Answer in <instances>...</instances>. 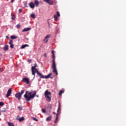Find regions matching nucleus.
<instances>
[{
  "mask_svg": "<svg viewBox=\"0 0 126 126\" xmlns=\"http://www.w3.org/2000/svg\"><path fill=\"white\" fill-rule=\"evenodd\" d=\"M26 47H29V45L28 44H25L21 46V49H24V48H26Z\"/></svg>",
  "mask_w": 126,
  "mask_h": 126,
  "instance_id": "19",
  "label": "nucleus"
},
{
  "mask_svg": "<svg viewBox=\"0 0 126 126\" xmlns=\"http://www.w3.org/2000/svg\"><path fill=\"white\" fill-rule=\"evenodd\" d=\"M31 17H32V18H33V19H34V18H36V16H35V14L34 13H32L31 14Z\"/></svg>",
  "mask_w": 126,
  "mask_h": 126,
  "instance_id": "20",
  "label": "nucleus"
},
{
  "mask_svg": "<svg viewBox=\"0 0 126 126\" xmlns=\"http://www.w3.org/2000/svg\"><path fill=\"white\" fill-rule=\"evenodd\" d=\"M37 66V64L35 63L34 66L32 67V75H34V77H35V71H36V69H38L36 68Z\"/></svg>",
  "mask_w": 126,
  "mask_h": 126,
  "instance_id": "6",
  "label": "nucleus"
},
{
  "mask_svg": "<svg viewBox=\"0 0 126 126\" xmlns=\"http://www.w3.org/2000/svg\"><path fill=\"white\" fill-rule=\"evenodd\" d=\"M44 1L48 3V4H50V5H53V4H54V2H53L52 0H44Z\"/></svg>",
  "mask_w": 126,
  "mask_h": 126,
  "instance_id": "9",
  "label": "nucleus"
},
{
  "mask_svg": "<svg viewBox=\"0 0 126 126\" xmlns=\"http://www.w3.org/2000/svg\"><path fill=\"white\" fill-rule=\"evenodd\" d=\"M53 114H54V115H57V114L56 113V112H53Z\"/></svg>",
  "mask_w": 126,
  "mask_h": 126,
  "instance_id": "40",
  "label": "nucleus"
},
{
  "mask_svg": "<svg viewBox=\"0 0 126 126\" xmlns=\"http://www.w3.org/2000/svg\"><path fill=\"white\" fill-rule=\"evenodd\" d=\"M4 105V103L3 102H0V106H3Z\"/></svg>",
  "mask_w": 126,
  "mask_h": 126,
  "instance_id": "28",
  "label": "nucleus"
},
{
  "mask_svg": "<svg viewBox=\"0 0 126 126\" xmlns=\"http://www.w3.org/2000/svg\"><path fill=\"white\" fill-rule=\"evenodd\" d=\"M54 18L55 21H58V16H57V15L55 14L54 15Z\"/></svg>",
  "mask_w": 126,
  "mask_h": 126,
  "instance_id": "21",
  "label": "nucleus"
},
{
  "mask_svg": "<svg viewBox=\"0 0 126 126\" xmlns=\"http://www.w3.org/2000/svg\"><path fill=\"white\" fill-rule=\"evenodd\" d=\"M58 122H59V120H57L56 119H55L54 123L55 124H57Z\"/></svg>",
  "mask_w": 126,
  "mask_h": 126,
  "instance_id": "33",
  "label": "nucleus"
},
{
  "mask_svg": "<svg viewBox=\"0 0 126 126\" xmlns=\"http://www.w3.org/2000/svg\"><path fill=\"white\" fill-rule=\"evenodd\" d=\"M3 50H4V51H8V45H5L3 47Z\"/></svg>",
  "mask_w": 126,
  "mask_h": 126,
  "instance_id": "16",
  "label": "nucleus"
},
{
  "mask_svg": "<svg viewBox=\"0 0 126 126\" xmlns=\"http://www.w3.org/2000/svg\"><path fill=\"white\" fill-rule=\"evenodd\" d=\"M11 92H12V89L11 88H10L7 92V94H6V97L8 98L9 97V96H10L11 94Z\"/></svg>",
  "mask_w": 126,
  "mask_h": 126,
  "instance_id": "10",
  "label": "nucleus"
},
{
  "mask_svg": "<svg viewBox=\"0 0 126 126\" xmlns=\"http://www.w3.org/2000/svg\"><path fill=\"white\" fill-rule=\"evenodd\" d=\"M18 109L19 111H22V106H18Z\"/></svg>",
  "mask_w": 126,
  "mask_h": 126,
  "instance_id": "23",
  "label": "nucleus"
},
{
  "mask_svg": "<svg viewBox=\"0 0 126 126\" xmlns=\"http://www.w3.org/2000/svg\"><path fill=\"white\" fill-rule=\"evenodd\" d=\"M44 57H45V58H47V53H44Z\"/></svg>",
  "mask_w": 126,
  "mask_h": 126,
  "instance_id": "35",
  "label": "nucleus"
},
{
  "mask_svg": "<svg viewBox=\"0 0 126 126\" xmlns=\"http://www.w3.org/2000/svg\"><path fill=\"white\" fill-rule=\"evenodd\" d=\"M44 0V1H45V0Z\"/></svg>",
  "mask_w": 126,
  "mask_h": 126,
  "instance_id": "43",
  "label": "nucleus"
},
{
  "mask_svg": "<svg viewBox=\"0 0 126 126\" xmlns=\"http://www.w3.org/2000/svg\"><path fill=\"white\" fill-rule=\"evenodd\" d=\"M44 95H45V98H46V101H47V102H51V99L50 96L52 95V93L50 92H49L48 90H46L45 92Z\"/></svg>",
  "mask_w": 126,
  "mask_h": 126,
  "instance_id": "4",
  "label": "nucleus"
},
{
  "mask_svg": "<svg viewBox=\"0 0 126 126\" xmlns=\"http://www.w3.org/2000/svg\"><path fill=\"white\" fill-rule=\"evenodd\" d=\"M30 30H31V28H26L22 30V32H27V31H29Z\"/></svg>",
  "mask_w": 126,
  "mask_h": 126,
  "instance_id": "13",
  "label": "nucleus"
},
{
  "mask_svg": "<svg viewBox=\"0 0 126 126\" xmlns=\"http://www.w3.org/2000/svg\"><path fill=\"white\" fill-rule=\"evenodd\" d=\"M10 38L11 39H17V36L13 35V36H11Z\"/></svg>",
  "mask_w": 126,
  "mask_h": 126,
  "instance_id": "22",
  "label": "nucleus"
},
{
  "mask_svg": "<svg viewBox=\"0 0 126 126\" xmlns=\"http://www.w3.org/2000/svg\"><path fill=\"white\" fill-rule=\"evenodd\" d=\"M60 111H61V102H60V101H59V107H58V109L57 110V116H56V118L55 119V120L59 121V113H60Z\"/></svg>",
  "mask_w": 126,
  "mask_h": 126,
  "instance_id": "7",
  "label": "nucleus"
},
{
  "mask_svg": "<svg viewBox=\"0 0 126 126\" xmlns=\"http://www.w3.org/2000/svg\"><path fill=\"white\" fill-rule=\"evenodd\" d=\"M15 14H11V19L12 20H15Z\"/></svg>",
  "mask_w": 126,
  "mask_h": 126,
  "instance_id": "18",
  "label": "nucleus"
},
{
  "mask_svg": "<svg viewBox=\"0 0 126 126\" xmlns=\"http://www.w3.org/2000/svg\"><path fill=\"white\" fill-rule=\"evenodd\" d=\"M52 69L54 73H56V75H58V70H57V65H56V57H55V51H52Z\"/></svg>",
  "mask_w": 126,
  "mask_h": 126,
  "instance_id": "2",
  "label": "nucleus"
},
{
  "mask_svg": "<svg viewBox=\"0 0 126 126\" xmlns=\"http://www.w3.org/2000/svg\"><path fill=\"white\" fill-rule=\"evenodd\" d=\"M23 82H25L27 84H29V79L28 78H24L22 80Z\"/></svg>",
  "mask_w": 126,
  "mask_h": 126,
  "instance_id": "11",
  "label": "nucleus"
},
{
  "mask_svg": "<svg viewBox=\"0 0 126 126\" xmlns=\"http://www.w3.org/2000/svg\"><path fill=\"white\" fill-rule=\"evenodd\" d=\"M33 93H34L32 94V92H28V91L26 92V94L24 95V97L25 98L27 102H29V101L33 99V98L36 96V94H37L36 91H34Z\"/></svg>",
  "mask_w": 126,
  "mask_h": 126,
  "instance_id": "1",
  "label": "nucleus"
},
{
  "mask_svg": "<svg viewBox=\"0 0 126 126\" xmlns=\"http://www.w3.org/2000/svg\"><path fill=\"white\" fill-rule=\"evenodd\" d=\"M57 15H58V17H60V12L57 11Z\"/></svg>",
  "mask_w": 126,
  "mask_h": 126,
  "instance_id": "31",
  "label": "nucleus"
},
{
  "mask_svg": "<svg viewBox=\"0 0 126 126\" xmlns=\"http://www.w3.org/2000/svg\"><path fill=\"white\" fill-rule=\"evenodd\" d=\"M28 62L30 63H32V60H28Z\"/></svg>",
  "mask_w": 126,
  "mask_h": 126,
  "instance_id": "36",
  "label": "nucleus"
},
{
  "mask_svg": "<svg viewBox=\"0 0 126 126\" xmlns=\"http://www.w3.org/2000/svg\"><path fill=\"white\" fill-rule=\"evenodd\" d=\"M52 120V116H49L48 117H47L46 119V122H50Z\"/></svg>",
  "mask_w": 126,
  "mask_h": 126,
  "instance_id": "17",
  "label": "nucleus"
},
{
  "mask_svg": "<svg viewBox=\"0 0 126 126\" xmlns=\"http://www.w3.org/2000/svg\"><path fill=\"white\" fill-rule=\"evenodd\" d=\"M33 121H35V122H38V119L35 117H32Z\"/></svg>",
  "mask_w": 126,
  "mask_h": 126,
  "instance_id": "27",
  "label": "nucleus"
},
{
  "mask_svg": "<svg viewBox=\"0 0 126 126\" xmlns=\"http://www.w3.org/2000/svg\"><path fill=\"white\" fill-rule=\"evenodd\" d=\"M16 27L17 28H20L21 27L20 24H18V25H17Z\"/></svg>",
  "mask_w": 126,
  "mask_h": 126,
  "instance_id": "30",
  "label": "nucleus"
},
{
  "mask_svg": "<svg viewBox=\"0 0 126 126\" xmlns=\"http://www.w3.org/2000/svg\"><path fill=\"white\" fill-rule=\"evenodd\" d=\"M50 37H51V34H48L45 37V39H48Z\"/></svg>",
  "mask_w": 126,
  "mask_h": 126,
  "instance_id": "25",
  "label": "nucleus"
},
{
  "mask_svg": "<svg viewBox=\"0 0 126 126\" xmlns=\"http://www.w3.org/2000/svg\"><path fill=\"white\" fill-rule=\"evenodd\" d=\"M17 120L19 122H23V121H24V120H25V118H24V117H21L19 119H17Z\"/></svg>",
  "mask_w": 126,
  "mask_h": 126,
  "instance_id": "14",
  "label": "nucleus"
},
{
  "mask_svg": "<svg viewBox=\"0 0 126 126\" xmlns=\"http://www.w3.org/2000/svg\"><path fill=\"white\" fill-rule=\"evenodd\" d=\"M13 1H14V0H11V3H12V2H13Z\"/></svg>",
  "mask_w": 126,
  "mask_h": 126,
  "instance_id": "38",
  "label": "nucleus"
},
{
  "mask_svg": "<svg viewBox=\"0 0 126 126\" xmlns=\"http://www.w3.org/2000/svg\"><path fill=\"white\" fill-rule=\"evenodd\" d=\"M36 97H38V95H36Z\"/></svg>",
  "mask_w": 126,
  "mask_h": 126,
  "instance_id": "42",
  "label": "nucleus"
},
{
  "mask_svg": "<svg viewBox=\"0 0 126 126\" xmlns=\"http://www.w3.org/2000/svg\"><path fill=\"white\" fill-rule=\"evenodd\" d=\"M35 72H36L37 75H38L40 78H45V79L48 78H51V79H53V78H54V77L51 76V75H52V73H50L48 75L45 76L44 75L42 74V73H40L39 71H38V69H35Z\"/></svg>",
  "mask_w": 126,
  "mask_h": 126,
  "instance_id": "3",
  "label": "nucleus"
},
{
  "mask_svg": "<svg viewBox=\"0 0 126 126\" xmlns=\"http://www.w3.org/2000/svg\"><path fill=\"white\" fill-rule=\"evenodd\" d=\"M44 42H45V43H48V39L44 38V39H43Z\"/></svg>",
  "mask_w": 126,
  "mask_h": 126,
  "instance_id": "29",
  "label": "nucleus"
},
{
  "mask_svg": "<svg viewBox=\"0 0 126 126\" xmlns=\"http://www.w3.org/2000/svg\"><path fill=\"white\" fill-rule=\"evenodd\" d=\"M8 126H14V124L13 123L8 122Z\"/></svg>",
  "mask_w": 126,
  "mask_h": 126,
  "instance_id": "24",
  "label": "nucleus"
},
{
  "mask_svg": "<svg viewBox=\"0 0 126 126\" xmlns=\"http://www.w3.org/2000/svg\"><path fill=\"white\" fill-rule=\"evenodd\" d=\"M24 92H25V90L21 91V93H17L15 95V97L18 99V100H20L21 99V97L22 96V94H24Z\"/></svg>",
  "mask_w": 126,
  "mask_h": 126,
  "instance_id": "5",
  "label": "nucleus"
},
{
  "mask_svg": "<svg viewBox=\"0 0 126 126\" xmlns=\"http://www.w3.org/2000/svg\"><path fill=\"white\" fill-rule=\"evenodd\" d=\"M6 38H7V39H8L9 37H8V36H6Z\"/></svg>",
  "mask_w": 126,
  "mask_h": 126,
  "instance_id": "41",
  "label": "nucleus"
},
{
  "mask_svg": "<svg viewBox=\"0 0 126 126\" xmlns=\"http://www.w3.org/2000/svg\"><path fill=\"white\" fill-rule=\"evenodd\" d=\"M29 5H30V7L31 8H34L35 7V4L33 2H30Z\"/></svg>",
  "mask_w": 126,
  "mask_h": 126,
  "instance_id": "12",
  "label": "nucleus"
},
{
  "mask_svg": "<svg viewBox=\"0 0 126 126\" xmlns=\"http://www.w3.org/2000/svg\"><path fill=\"white\" fill-rule=\"evenodd\" d=\"M9 44L10 45V49H13V48H14V45H13V40H10V41L9 42Z\"/></svg>",
  "mask_w": 126,
  "mask_h": 126,
  "instance_id": "8",
  "label": "nucleus"
},
{
  "mask_svg": "<svg viewBox=\"0 0 126 126\" xmlns=\"http://www.w3.org/2000/svg\"><path fill=\"white\" fill-rule=\"evenodd\" d=\"M22 11V9H19V13H21Z\"/></svg>",
  "mask_w": 126,
  "mask_h": 126,
  "instance_id": "34",
  "label": "nucleus"
},
{
  "mask_svg": "<svg viewBox=\"0 0 126 126\" xmlns=\"http://www.w3.org/2000/svg\"><path fill=\"white\" fill-rule=\"evenodd\" d=\"M0 72H2V70H1V68H0Z\"/></svg>",
  "mask_w": 126,
  "mask_h": 126,
  "instance_id": "39",
  "label": "nucleus"
},
{
  "mask_svg": "<svg viewBox=\"0 0 126 126\" xmlns=\"http://www.w3.org/2000/svg\"><path fill=\"white\" fill-rule=\"evenodd\" d=\"M35 5V6H36V7H38V6H39V1L37 0L34 1V5Z\"/></svg>",
  "mask_w": 126,
  "mask_h": 126,
  "instance_id": "15",
  "label": "nucleus"
},
{
  "mask_svg": "<svg viewBox=\"0 0 126 126\" xmlns=\"http://www.w3.org/2000/svg\"><path fill=\"white\" fill-rule=\"evenodd\" d=\"M63 92L62 90H60L59 92V95H62V94H63Z\"/></svg>",
  "mask_w": 126,
  "mask_h": 126,
  "instance_id": "26",
  "label": "nucleus"
},
{
  "mask_svg": "<svg viewBox=\"0 0 126 126\" xmlns=\"http://www.w3.org/2000/svg\"><path fill=\"white\" fill-rule=\"evenodd\" d=\"M42 113H46V109H42Z\"/></svg>",
  "mask_w": 126,
  "mask_h": 126,
  "instance_id": "32",
  "label": "nucleus"
},
{
  "mask_svg": "<svg viewBox=\"0 0 126 126\" xmlns=\"http://www.w3.org/2000/svg\"><path fill=\"white\" fill-rule=\"evenodd\" d=\"M24 5H25L24 6L25 7H28V5H27V4H26Z\"/></svg>",
  "mask_w": 126,
  "mask_h": 126,
  "instance_id": "37",
  "label": "nucleus"
}]
</instances>
